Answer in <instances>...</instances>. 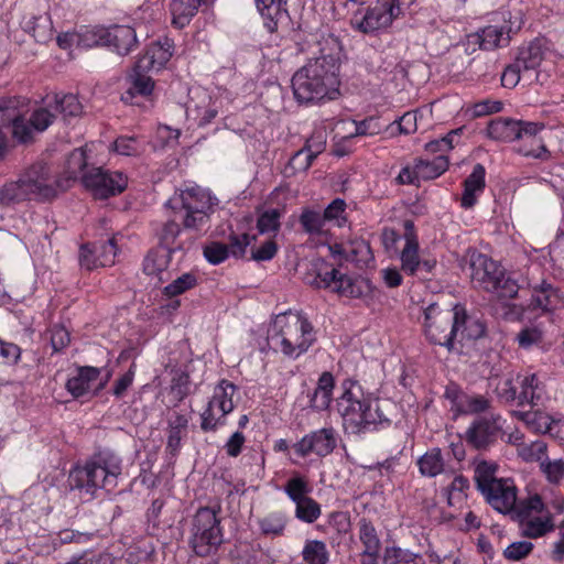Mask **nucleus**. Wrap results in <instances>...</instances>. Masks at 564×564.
<instances>
[{"label": "nucleus", "instance_id": "nucleus-17", "mask_svg": "<svg viewBox=\"0 0 564 564\" xmlns=\"http://www.w3.org/2000/svg\"><path fill=\"white\" fill-rule=\"evenodd\" d=\"M500 416H482L475 420L467 429L466 442L476 449H484L491 445L500 430L498 420Z\"/></svg>", "mask_w": 564, "mask_h": 564}, {"label": "nucleus", "instance_id": "nucleus-24", "mask_svg": "<svg viewBox=\"0 0 564 564\" xmlns=\"http://www.w3.org/2000/svg\"><path fill=\"white\" fill-rule=\"evenodd\" d=\"M406 232L404 234L405 245L401 251V269L409 275L417 274V267L421 260L419 254V242L413 231V223L408 220L404 224Z\"/></svg>", "mask_w": 564, "mask_h": 564}, {"label": "nucleus", "instance_id": "nucleus-55", "mask_svg": "<svg viewBox=\"0 0 564 564\" xmlns=\"http://www.w3.org/2000/svg\"><path fill=\"white\" fill-rule=\"evenodd\" d=\"M96 243L100 267H108L113 264L118 251L116 237L113 236L106 241H99Z\"/></svg>", "mask_w": 564, "mask_h": 564}, {"label": "nucleus", "instance_id": "nucleus-37", "mask_svg": "<svg viewBox=\"0 0 564 564\" xmlns=\"http://www.w3.org/2000/svg\"><path fill=\"white\" fill-rule=\"evenodd\" d=\"M323 212L311 207H305L299 217V223L303 231L310 236H322L326 232V220L323 219Z\"/></svg>", "mask_w": 564, "mask_h": 564}, {"label": "nucleus", "instance_id": "nucleus-4", "mask_svg": "<svg viewBox=\"0 0 564 564\" xmlns=\"http://www.w3.org/2000/svg\"><path fill=\"white\" fill-rule=\"evenodd\" d=\"M121 471L120 457L113 452L105 449L94 454L83 467H75L69 473L68 479L72 488L94 495L101 488L108 490L115 488Z\"/></svg>", "mask_w": 564, "mask_h": 564}, {"label": "nucleus", "instance_id": "nucleus-54", "mask_svg": "<svg viewBox=\"0 0 564 564\" xmlns=\"http://www.w3.org/2000/svg\"><path fill=\"white\" fill-rule=\"evenodd\" d=\"M540 468L551 484H558L564 478V460H551L545 457L540 463Z\"/></svg>", "mask_w": 564, "mask_h": 564}, {"label": "nucleus", "instance_id": "nucleus-36", "mask_svg": "<svg viewBox=\"0 0 564 564\" xmlns=\"http://www.w3.org/2000/svg\"><path fill=\"white\" fill-rule=\"evenodd\" d=\"M89 167H87L86 153L83 149H75L72 151L66 161V170L65 175L58 177L62 178V183L66 186V189L69 187V183L75 181L79 175L83 176Z\"/></svg>", "mask_w": 564, "mask_h": 564}, {"label": "nucleus", "instance_id": "nucleus-39", "mask_svg": "<svg viewBox=\"0 0 564 564\" xmlns=\"http://www.w3.org/2000/svg\"><path fill=\"white\" fill-rule=\"evenodd\" d=\"M416 174L421 180H433L442 175L448 169V159L445 155H438L432 161L417 159Z\"/></svg>", "mask_w": 564, "mask_h": 564}, {"label": "nucleus", "instance_id": "nucleus-11", "mask_svg": "<svg viewBox=\"0 0 564 564\" xmlns=\"http://www.w3.org/2000/svg\"><path fill=\"white\" fill-rule=\"evenodd\" d=\"M510 32L511 29L506 25H488L481 29L479 32L474 34H469L467 36L466 44L456 45L451 53V57H455L456 62H453V66H457V68L466 66L469 61L468 56L470 54L469 47L473 46L471 52L476 50V45H478L481 50H495L497 47H505L510 42Z\"/></svg>", "mask_w": 564, "mask_h": 564}, {"label": "nucleus", "instance_id": "nucleus-1", "mask_svg": "<svg viewBox=\"0 0 564 564\" xmlns=\"http://www.w3.org/2000/svg\"><path fill=\"white\" fill-rule=\"evenodd\" d=\"M339 42L334 36L324 39L319 55L310 58L292 76V90L299 104L315 105L335 100L340 95Z\"/></svg>", "mask_w": 564, "mask_h": 564}, {"label": "nucleus", "instance_id": "nucleus-20", "mask_svg": "<svg viewBox=\"0 0 564 564\" xmlns=\"http://www.w3.org/2000/svg\"><path fill=\"white\" fill-rule=\"evenodd\" d=\"M106 46L121 55L126 56L138 46L135 30L129 25H112L106 31Z\"/></svg>", "mask_w": 564, "mask_h": 564}, {"label": "nucleus", "instance_id": "nucleus-5", "mask_svg": "<svg viewBox=\"0 0 564 564\" xmlns=\"http://www.w3.org/2000/svg\"><path fill=\"white\" fill-rule=\"evenodd\" d=\"M303 280L315 289H329L340 296L351 299H359L371 292L369 280L340 273L323 259L312 262V268L304 274Z\"/></svg>", "mask_w": 564, "mask_h": 564}, {"label": "nucleus", "instance_id": "nucleus-49", "mask_svg": "<svg viewBox=\"0 0 564 564\" xmlns=\"http://www.w3.org/2000/svg\"><path fill=\"white\" fill-rule=\"evenodd\" d=\"M282 212L276 208L264 210L257 220V228L261 235L276 232L280 229Z\"/></svg>", "mask_w": 564, "mask_h": 564}, {"label": "nucleus", "instance_id": "nucleus-48", "mask_svg": "<svg viewBox=\"0 0 564 564\" xmlns=\"http://www.w3.org/2000/svg\"><path fill=\"white\" fill-rule=\"evenodd\" d=\"M284 491L296 503L308 498L307 494L311 491V488L304 477L295 476L288 480Z\"/></svg>", "mask_w": 564, "mask_h": 564}, {"label": "nucleus", "instance_id": "nucleus-56", "mask_svg": "<svg viewBox=\"0 0 564 564\" xmlns=\"http://www.w3.org/2000/svg\"><path fill=\"white\" fill-rule=\"evenodd\" d=\"M113 150L121 155H139L143 147L135 137L121 135L113 142Z\"/></svg>", "mask_w": 564, "mask_h": 564}, {"label": "nucleus", "instance_id": "nucleus-16", "mask_svg": "<svg viewBox=\"0 0 564 564\" xmlns=\"http://www.w3.org/2000/svg\"><path fill=\"white\" fill-rule=\"evenodd\" d=\"M338 435L334 427H322L305 434L293 444L294 452L300 457L315 454L318 457L330 455L337 446Z\"/></svg>", "mask_w": 564, "mask_h": 564}, {"label": "nucleus", "instance_id": "nucleus-45", "mask_svg": "<svg viewBox=\"0 0 564 564\" xmlns=\"http://www.w3.org/2000/svg\"><path fill=\"white\" fill-rule=\"evenodd\" d=\"M521 419L527 425L536 433H550L554 420L546 413L543 412H523L520 414Z\"/></svg>", "mask_w": 564, "mask_h": 564}, {"label": "nucleus", "instance_id": "nucleus-26", "mask_svg": "<svg viewBox=\"0 0 564 564\" xmlns=\"http://www.w3.org/2000/svg\"><path fill=\"white\" fill-rule=\"evenodd\" d=\"M192 393L189 373L181 368L171 370V382L167 389L169 406H177Z\"/></svg>", "mask_w": 564, "mask_h": 564}, {"label": "nucleus", "instance_id": "nucleus-59", "mask_svg": "<svg viewBox=\"0 0 564 564\" xmlns=\"http://www.w3.org/2000/svg\"><path fill=\"white\" fill-rule=\"evenodd\" d=\"M421 557L419 553L411 552L410 550L401 549L399 546L387 547L384 552V561L391 564H411L416 558Z\"/></svg>", "mask_w": 564, "mask_h": 564}, {"label": "nucleus", "instance_id": "nucleus-47", "mask_svg": "<svg viewBox=\"0 0 564 564\" xmlns=\"http://www.w3.org/2000/svg\"><path fill=\"white\" fill-rule=\"evenodd\" d=\"M295 517L306 523L315 522L321 516V506L311 497L295 503Z\"/></svg>", "mask_w": 564, "mask_h": 564}, {"label": "nucleus", "instance_id": "nucleus-21", "mask_svg": "<svg viewBox=\"0 0 564 564\" xmlns=\"http://www.w3.org/2000/svg\"><path fill=\"white\" fill-rule=\"evenodd\" d=\"M173 43L169 39L150 45L137 61L138 69L160 70L172 57Z\"/></svg>", "mask_w": 564, "mask_h": 564}, {"label": "nucleus", "instance_id": "nucleus-31", "mask_svg": "<svg viewBox=\"0 0 564 564\" xmlns=\"http://www.w3.org/2000/svg\"><path fill=\"white\" fill-rule=\"evenodd\" d=\"M335 388V379L332 372L325 371L317 381L311 400L310 406L316 411H324L329 408L333 400V390Z\"/></svg>", "mask_w": 564, "mask_h": 564}, {"label": "nucleus", "instance_id": "nucleus-22", "mask_svg": "<svg viewBox=\"0 0 564 564\" xmlns=\"http://www.w3.org/2000/svg\"><path fill=\"white\" fill-rule=\"evenodd\" d=\"M544 58L543 47L540 41L535 40L529 45L521 47L514 59L524 69V82L531 84L538 79L536 68Z\"/></svg>", "mask_w": 564, "mask_h": 564}, {"label": "nucleus", "instance_id": "nucleus-63", "mask_svg": "<svg viewBox=\"0 0 564 564\" xmlns=\"http://www.w3.org/2000/svg\"><path fill=\"white\" fill-rule=\"evenodd\" d=\"M79 263L82 268L89 271L100 267L97 253V243H87L80 247Z\"/></svg>", "mask_w": 564, "mask_h": 564}, {"label": "nucleus", "instance_id": "nucleus-43", "mask_svg": "<svg viewBox=\"0 0 564 564\" xmlns=\"http://www.w3.org/2000/svg\"><path fill=\"white\" fill-rule=\"evenodd\" d=\"M496 471L497 465L495 463L481 460L476 465L474 478L477 489L481 494L500 480L496 478Z\"/></svg>", "mask_w": 564, "mask_h": 564}, {"label": "nucleus", "instance_id": "nucleus-51", "mask_svg": "<svg viewBox=\"0 0 564 564\" xmlns=\"http://www.w3.org/2000/svg\"><path fill=\"white\" fill-rule=\"evenodd\" d=\"M10 122H12V135L15 140L21 143H26L32 140L34 129L30 123V119L25 120L21 117L19 108Z\"/></svg>", "mask_w": 564, "mask_h": 564}, {"label": "nucleus", "instance_id": "nucleus-19", "mask_svg": "<svg viewBox=\"0 0 564 564\" xmlns=\"http://www.w3.org/2000/svg\"><path fill=\"white\" fill-rule=\"evenodd\" d=\"M260 12L264 28L270 32H276L279 26L288 24L290 20L286 10V0H254Z\"/></svg>", "mask_w": 564, "mask_h": 564}, {"label": "nucleus", "instance_id": "nucleus-13", "mask_svg": "<svg viewBox=\"0 0 564 564\" xmlns=\"http://www.w3.org/2000/svg\"><path fill=\"white\" fill-rule=\"evenodd\" d=\"M82 183L96 198L106 199L122 193L128 185V178L121 172L89 167L83 173Z\"/></svg>", "mask_w": 564, "mask_h": 564}, {"label": "nucleus", "instance_id": "nucleus-61", "mask_svg": "<svg viewBox=\"0 0 564 564\" xmlns=\"http://www.w3.org/2000/svg\"><path fill=\"white\" fill-rule=\"evenodd\" d=\"M204 257L212 264H219L229 257V248L227 245L213 241L204 247Z\"/></svg>", "mask_w": 564, "mask_h": 564}, {"label": "nucleus", "instance_id": "nucleus-2", "mask_svg": "<svg viewBox=\"0 0 564 564\" xmlns=\"http://www.w3.org/2000/svg\"><path fill=\"white\" fill-rule=\"evenodd\" d=\"M64 191L66 186L62 178L47 163L37 161L23 169L15 181L0 187V203L7 206L31 200L46 203L55 199Z\"/></svg>", "mask_w": 564, "mask_h": 564}, {"label": "nucleus", "instance_id": "nucleus-23", "mask_svg": "<svg viewBox=\"0 0 564 564\" xmlns=\"http://www.w3.org/2000/svg\"><path fill=\"white\" fill-rule=\"evenodd\" d=\"M457 319V337L459 340H476L485 336L486 324L481 317L468 314L463 305H455Z\"/></svg>", "mask_w": 564, "mask_h": 564}, {"label": "nucleus", "instance_id": "nucleus-58", "mask_svg": "<svg viewBox=\"0 0 564 564\" xmlns=\"http://www.w3.org/2000/svg\"><path fill=\"white\" fill-rule=\"evenodd\" d=\"M495 286L496 289H490L489 292L494 293L499 299L510 300L516 297L519 292L517 281L507 276L506 272H503V278L499 279Z\"/></svg>", "mask_w": 564, "mask_h": 564}, {"label": "nucleus", "instance_id": "nucleus-15", "mask_svg": "<svg viewBox=\"0 0 564 564\" xmlns=\"http://www.w3.org/2000/svg\"><path fill=\"white\" fill-rule=\"evenodd\" d=\"M467 258L473 284L487 292L490 289H496L498 280L503 278L505 269L477 250L468 251Z\"/></svg>", "mask_w": 564, "mask_h": 564}, {"label": "nucleus", "instance_id": "nucleus-18", "mask_svg": "<svg viewBox=\"0 0 564 564\" xmlns=\"http://www.w3.org/2000/svg\"><path fill=\"white\" fill-rule=\"evenodd\" d=\"M487 502L501 513H514L517 509V488L508 479H500L482 492Z\"/></svg>", "mask_w": 564, "mask_h": 564}, {"label": "nucleus", "instance_id": "nucleus-33", "mask_svg": "<svg viewBox=\"0 0 564 564\" xmlns=\"http://www.w3.org/2000/svg\"><path fill=\"white\" fill-rule=\"evenodd\" d=\"M257 523L261 534L272 538L281 536L285 531L288 517L283 511H271L265 516L258 518Z\"/></svg>", "mask_w": 564, "mask_h": 564}, {"label": "nucleus", "instance_id": "nucleus-30", "mask_svg": "<svg viewBox=\"0 0 564 564\" xmlns=\"http://www.w3.org/2000/svg\"><path fill=\"white\" fill-rule=\"evenodd\" d=\"M325 149V140L315 137L308 139L305 145L299 150L290 160V165L296 171H306L312 165L313 161Z\"/></svg>", "mask_w": 564, "mask_h": 564}, {"label": "nucleus", "instance_id": "nucleus-34", "mask_svg": "<svg viewBox=\"0 0 564 564\" xmlns=\"http://www.w3.org/2000/svg\"><path fill=\"white\" fill-rule=\"evenodd\" d=\"M521 391L518 397V405L530 404L535 406L542 399L541 382L535 373L525 376L520 380Z\"/></svg>", "mask_w": 564, "mask_h": 564}, {"label": "nucleus", "instance_id": "nucleus-3", "mask_svg": "<svg viewBox=\"0 0 564 564\" xmlns=\"http://www.w3.org/2000/svg\"><path fill=\"white\" fill-rule=\"evenodd\" d=\"M341 397L337 401L338 412L343 416L346 429L354 434H360L378 424H389L390 419L387 415L388 408L391 404L388 401H381L371 395L365 397L359 386L350 383L346 387Z\"/></svg>", "mask_w": 564, "mask_h": 564}, {"label": "nucleus", "instance_id": "nucleus-32", "mask_svg": "<svg viewBox=\"0 0 564 564\" xmlns=\"http://www.w3.org/2000/svg\"><path fill=\"white\" fill-rule=\"evenodd\" d=\"M188 417L184 414L174 412L167 420V443L166 448L175 455L181 448V442L187 434Z\"/></svg>", "mask_w": 564, "mask_h": 564}, {"label": "nucleus", "instance_id": "nucleus-40", "mask_svg": "<svg viewBox=\"0 0 564 564\" xmlns=\"http://www.w3.org/2000/svg\"><path fill=\"white\" fill-rule=\"evenodd\" d=\"M420 471L423 476L435 477L444 469V460L440 448H432L417 460Z\"/></svg>", "mask_w": 564, "mask_h": 564}, {"label": "nucleus", "instance_id": "nucleus-44", "mask_svg": "<svg viewBox=\"0 0 564 564\" xmlns=\"http://www.w3.org/2000/svg\"><path fill=\"white\" fill-rule=\"evenodd\" d=\"M54 110L59 112L64 119H67L69 117L79 116L82 113V105L73 94H66L62 97L55 95Z\"/></svg>", "mask_w": 564, "mask_h": 564}, {"label": "nucleus", "instance_id": "nucleus-53", "mask_svg": "<svg viewBox=\"0 0 564 564\" xmlns=\"http://www.w3.org/2000/svg\"><path fill=\"white\" fill-rule=\"evenodd\" d=\"M469 489V481L463 475L456 476L449 487L446 490L447 502L449 506H454L455 502H460L467 498L466 490Z\"/></svg>", "mask_w": 564, "mask_h": 564}, {"label": "nucleus", "instance_id": "nucleus-8", "mask_svg": "<svg viewBox=\"0 0 564 564\" xmlns=\"http://www.w3.org/2000/svg\"><path fill=\"white\" fill-rule=\"evenodd\" d=\"M279 328L271 339L289 357H299L315 341L313 326L302 313H284L275 319Z\"/></svg>", "mask_w": 564, "mask_h": 564}, {"label": "nucleus", "instance_id": "nucleus-57", "mask_svg": "<svg viewBox=\"0 0 564 564\" xmlns=\"http://www.w3.org/2000/svg\"><path fill=\"white\" fill-rule=\"evenodd\" d=\"M345 209V200L341 198H335L323 210V219H325L326 223L335 221L338 227H341L346 221V217L344 216Z\"/></svg>", "mask_w": 564, "mask_h": 564}, {"label": "nucleus", "instance_id": "nucleus-12", "mask_svg": "<svg viewBox=\"0 0 564 564\" xmlns=\"http://www.w3.org/2000/svg\"><path fill=\"white\" fill-rule=\"evenodd\" d=\"M400 13L399 0H378L364 14L357 12L350 20L355 30L362 33H375L388 28Z\"/></svg>", "mask_w": 564, "mask_h": 564}, {"label": "nucleus", "instance_id": "nucleus-41", "mask_svg": "<svg viewBox=\"0 0 564 564\" xmlns=\"http://www.w3.org/2000/svg\"><path fill=\"white\" fill-rule=\"evenodd\" d=\"M302 557L307 564H327L329 552L323 541L307 540L302 550Z\"/></svg>", "mask_w": 564, "mask_h": 564}, {"label": "nucleus", "instance_id": "nucleus-29", "mask_svg": "<svg viewBox=\"0 0 564 564\" xmlns=\"http://www.w3.org/2000/svg\"><path fill=\"white\" fill-rule=\"evenodd\" d=\"M99 375V368L90 366L78 367L77 373L66 381L65 388L74 398H80L89 391L91 382L96 381Z\"/></svg>", "mask_w": 564, "mask_h": 564}, {"label": "nucleus", "instance_id": "nucleus-62", "mask_svg": "<svg viewBox=\"0 0 564 564\" xmlns=\"http://www.w3.org/2000/svg\"><path fill=\"white\" fill-rule=\"evenodd\" d=\"M533 550V544L529 541H517L508 545L503 551V556L509 561H521Z\"/></svg>", "mask_w": 564, "mask_h": 564}, {"label": "nucleus", "instance_id": "nucleus-14", "mask_svg": "<svg viewBox=\"0 0 564 564\" xmlns=\"http://www.w3.org/2000/svg\"><path fill=\"white\" fill-rule=\"evenodd\" d=\"M543 508L544 503L539 495L529 497L518 505L512 518L519 522L522 535L536 539L553 530L551 518H531L533 511L539 513L542 512Z\"/></svg>", "mask_w": 564, "mask_h": 564}, {"label": "nucleus", "instance_id": "nucleus-60", "mask_svg": "<svg viewBox=\"0 0 564 564\" xmlns=\"http://www.w3.org/2000/svg\"><path fill=\"white\" fill-rule=\"evenodd\" d=\"M254 240L256 236H250L248 234L230 235L229 243L227 245L229 248V254L237 259L243 258L247 247Z\"/></svg>", "mask_w": 564, "mask_h": 564}, {"label": "nucleus", "instance_id": "nucleus-42", "mask_svg": "<svg viewBox=\"0 0 564 564\" xmlns=\"http://www.w3.org/2000/svg\"><path fill=\"white\" fill-rule=\"evenodd\" d=\"M359 540L364 545L365 554L380 552L381 542L373 524L362 518L359 521Z\"/></svg>", "mask_w": 564, "mask_h": 564}, {"label": "nucleus", "instance_id": "nucleus-28", "mask_svg": "<svg viewBox=\"0 0 564 564\" xmlns=\"http://www.w3.org/2000/svg\"><path fill=\"white\" fill-rule=\"evenodd\" d=\"M149 72V69H138L135 62L133 70L129 75L130 87L121 97L124 102H132L135 96L148 97L152 94L154 82L147 75Z\"/></svg>", "mask_w": 564, "mask_h": 564}, {"label": "nucleus", "instance_id": "nucleus-46", "mask_svg": "<svg viewBox=\"0 0 564 564\" xmlns=\"http://www.w3.org/2000/svg\"><path fill=\"white\" fill-rule=\"evenodd\" d=\"M105 26L83 28L78 31L79 47L106 46Z\"/></svg>", "mask_w": 564, "mask_h": 564}, {"label": "nucleus", "instance_id": "nucleus-6", "mask_svg": "<svg viewBox=\"0 0 564 564\" xmlns=\"http://www.w3.org/2000/svg\"><path fill=\"white\" fill-rule=\"evenodd\" d=\"M543 129V123L497 118L488 124L487 134L489 138L502 142L514 140L528 142L530 147L522 145L519 148V152L524 156L542 159L549 153L543 140L538 135Z\"/></svg>", "mask_w": 564, "mask_h": 564}, {"label": "nucleus", "instance_id": "nucleus-52", "mask_svg": "<svg viewBox=\"0 0 564 564\" xmlns=\"http://www.w3.org/2000/svg\"><path fill=\"white\" fill-rule=\"evenodd\" d=\"M197 284V276L194 273H184L164 288V294L173 297L183 294Z\"/></svg>", "mask_w": 564, "mask_h": 564}, {"label": "nucleus", "instance_id": "nucleus-27", "mask_svg": "<svg viewBox=\"0 0 564 564\" xmlns=\"http://www.w3.org/2000/svg\"><path fill=\"white\" fill-rule=\"evenodd\" d=\"M184 232L180 225L170 220L165 223L159 232V246L158 248L169 249L170 253L173 254L177 251L183 252L188 245H191V238L183 239Z\"/></svg>", "mask_w": 564, "mask_h": 564}, {"label": "nucleus", "instance_id": "nucleus-35", "mask_svg": "<svg viewBox=\"0 0 564 564\" xmlns=\"http://www.w3.org/2000/svg\"><path fill=\"white\" fill-rule=\"evenodd\" d=\"M200 0H172L170 10L173 17L172 23L177 28H184L196 14Z\"/></svg>", "mask_w": 564, "mask_h": 564}, {"label": "nucleus", "instance_id": "nucleus-50", "mask_svg": "<svg viewBox=\"0 0 564 564\" xmlns=\"http://www.w3.org/2000/svg\"><path fill=\"white\" fill-rule=\"evenodd\" d=\"M491 405L489 399L479 394H466L459 403V414H476L487 411Z\"/></svg>", "mask_w": 564, "mask_h": 564}, {"label": "nucleus", "instance_id": "nucleus-25", "mask_svg": "<svg viewBox=\"0 0 564 564\" xmlns=\"http://www.w3.org/2000/svg\"><path fill=\"white\" fill-rule=\"evenodd\" d=\"M171 253L165 248H153L151 249L143 260V272L149 275L156 278V284H160L169 279L166 269L170 263Z\"/></svg>", "mask_w": 564, "mask_h": 564}, {"label": "nucleus", "instance_id": "nucleus-10", "mask_svg": "<svg viewBox=\"0 0 564 564\" xmlns=\"http://www.w3.org/2000/svg\"><path fill=\"white\" fill-rule=\"evenodd\" d=\"M425 335L430 343L453 348L454 339L457 338L456 310L442 308L437 303L430 304L424 310Z\"/></svg>", "mask_w": 564, "mask_h": 564}, {"label": "nucleus", "instance_id": "nucleus-9", "mask_svg": "<svg viewBox=\"0 0 564 564\" xmlns=\"http://www.w3.org/2000/svg\"><path fill=\"white\" fill-rule=\"evenodd\" d=\"M173 208L184 210L183 226L185 229L200 231L208 227L215 203L205 189L196 186L182 191L178 197L170 199Z\"/></svg>", "mask_w": 564, "mask_h": 564}, {"label": "nucleus", "instance_id": "nucleus-38", "mask_svg": "<svg viewBox=\"0 0 564 564\" xmlns=\"http://www.w3.org/2000/svg\"><path fill=\"white\" fill-rule=\"evenodd\" d=\"M558 300L557 290L550 283L542 281L533 286L531 305L535 308L551 310Z\"/></svg>", "mask_w": 564, "mask_h": 564}, {"label": "nucleus", "instance_id": "nucleus-7", "mask_svg": "<svg viewBox=\"0 0 564 564\" xmlns=\"http://www.w3.org/2000/svg\"><path fill=\"white\" fill-rule=\"evenodd\" d=\"M220 506L200 507L192 517L188 545L195 555L207 557L218 552L224 543V530L219 517Z\"/></svg>", "mask_w": 564, "mask_h": 564}, {"label": "nucleus", "instance_id": "nucleus-64", "mask_svg": "<svg viewBox=\"0 0 564 564\" xmlns=\"http://www.w3.org/2000/svg\"><path fill=\"white\" fill-rule=\"evenodd\" d=\"M547 446L542 441L532 442L530 445H523L519 455L527 462H538L543 460V456L545 455Z\"/></svg>", "mask_w": 564, "mask_h": 564}]
</instances>
